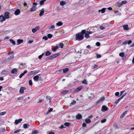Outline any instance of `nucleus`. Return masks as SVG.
I'll list each match as a JSON object with an SVG mask.
<instances>
[{
    "mask_svg": "<svg viewBox=\"0 0 134 134\" xmlns=\"http://www.w3.org/2000/svg\"><path fill=\"white\" fill-rule=\"evenodd\" d=\"M76 40H78L79 41H81L84 38L83 35H82L81 34H80L78 33L76 35Z\"/></svg>",
    "mask_w": 134,
    "mask_h": 134,
    "instance_id": "1",
    "label": "nucleus"
},
{
    "mask_svg": "<svg viewBox=\"0 0 134 134\" xmlns=\"http://www.w3.org/2000/svg\"><path fill=\"white\" fill-rule=\"evenodd\" d=\"M38 70H34L29 72L28 73V75L31 76L33 74H37L38 73Z\"/></svg>",
    "mask_w": 134,
    "mask_h": 134,
    "instance_id": "2",
    "label": "nucleus"
},
{
    "mask_svg": "<svg viewBox=\"0 0 134 134\" xmlns=\"http://www.w3.org/2000/svg\"><path fill=\"white\" fill-rule=\"evenodd\" d=\"M109 108L105 105H103L102 107L101 111H105L108 110Z\"/></svg>",
    "mask_w": 134,
    "mask_h": 134,
    "instance_id": "3",
    "label": "nucleus"
},
{
    "mask_svg": "<svg viewBox=\"0 0 134 134\" xmlns=\"http://www.w3.org/2000/svg\"><path fill=\"white\" fill-rule=\"evenodd\" d=\"M10 13L8 12H6L4 14V17L5 19H8L9 17Z\"/></svg>",
    "mask_w": 134,
    "mask_h": 134,
    "instance_id": "4",
    "label": "nucleus"
},
{
    "mask_svg": "<svg viewBox=\"0 0 134 134\" xmlns=\"http://www.w3.org/2000/svg\"><path fill=\"white\" fill-rule=\"evenodd\" d=\"M40 27L39 26H38L36 27L35 28H33L32 29V32L34 33H35L37 30H39L40 29Z\"/></svg>",
    "mask_w": 134,
    "mask_h": 134,
    "instance_id": "5",
    "label": "nucleus"
},
{
    "mask_svg": "<svg viewBox=\"0 0 134 134\" xmlns=\"http://www.w3.org/2000/svg\"><path fill=\"white\" fill-rule=\"evenodd\" d=\"M14 55H12L7 58L6 60V61L7 62H9L11 60H12L14 58Z\"/></svg>",
    "mask_w": 134,
    "mask_h": 134,
    "instance_id": "6",
    "label": "nucleus"
},
{
    "mask_svg": "<svg viewBox=\"0 0 134 134\" xmlns=\"http://www.w3.org/2000/svg\"><path fill=\"white\" fill-rule=\"evenodd\" d=\"M26 90V88L25 87H21L19 90V93L21 94H23L24 93V91Z\"/></svg>",
    "mask_w": 134,
    "mask_h": 134,
    "instance_id": "7",
    "label": "nucleus"
},
{
    "mask_svg": "<svg viewBox=\"0 0 134 134\" xmlns=\"http://www.w3.org/2000/svg\"><path fill=\"white\" fill-rule=\"evenodd\" d=\"M0 22L1 23H2L3 21H5L6 19L4 16L2 15H0Z\"/></svg>",
    "mask_w": 134,
    "mask_h": 134,
    "instance_id": "8",
    "label": "nucleus"
},
{
    "mask_svg": "<svg viewBox=\"0 0 134 134\" xmlns=\"http://www.w3.org/2000/svg\"><path fill=\"white\" fill-rule=\"evenodd\" d=\"M132 42V41L131 40H127L125 41L122 43V44L124 45L126 44H130Z\"/></svg>",
    "mask_w": 134,
    "mask_h": 134,
    "instance_id": "9",
    "label": "nucleus"
},
{
    "mask_svg": "<svg viewBox=\"0 0 134 134\" xmlns=\"http://www.w3.org/2000/svg\"><path fill=\"white\" fill-rule=\"evenodd\" d=\"M20 13V11L19 9H17L14 12V14L16 15H19Z\"/></svg>",
    "mask_w": 134,
    "mask_h": 134,
    "instance_id": "10",
    "label": "nucleus"
},
{
    "mask_svg": "<svg viewBox=\"0 0 134 134\" xmlns=\"http://www.w3.org/2000/svg\"><path fill=\"white\" fill-rule=\"evenodd\" d=\"M22 121V119H20L18 120H15V123L16 125L20 123Z\"/></svg>",
    "mask_w": 134,
    "mask_h": 134,
    "instance_id": "11",
    "label": "nucleus"
},
{
    "mask_svg": "<svg viewBox=\"0 0 134 134\" xmlns=\"http://www.w3.org/2000/svg\"><path fill=\"white\" fill-rule=\"evenodd\" d=\"M30 126V125L29 124H24L23 125V127L25 129L29 128Z\"/></svg>",
    "mask_w": 134,
    "mask_h": 134,
    "instance_id": "12",
    "label": "nucleus"
},
{
    "mask_svg": "<svg viewBox=\"0 0 134 134\" xmlns=\"http://www.w3.org/2000/svg\"><path fill=\"white\" fill-rule=\"evenodd\" d=\"M105 99V98L104 97H101L100 99L98 101H97L96 102V103L97 104H98L100 102H102Z\"/></svg>",
    "mask_w": 134,
    "mask_h": 134,
    "instance_id": "13",
    "label": "nucleus"
},
{
    "mask_svg": "<svg viewBox=\"0 0 134 134\" xmlns=\"http://www.w3.org/2000/svg\"><path fill=\"white\" fill-rule=\"evenodd\" d=\"M17 70L16 68H14L11 71V72L13 74H16L17 73Z\"/></svg>",
    "mask_w": 134,
    "mask_h": 134,
    "instance_id": "14",
    "label": "nucleus"
},
{
    "mask_svg": "<svg viewBox=\"0 0 134 134\" xmlns=\"http://www.w3.org/2000/svg\"><path fill=\"white\" fill-rule=\"evenodd\" d=\"M39 79V77L37 75L33 77V79L35 81H38Z\"/></svg>",
    "mask_w": 134,
    "mask_h": 134,
    "instance_id": "15",
    "label": "nucleus"
},
{
    "mask_svg": "<svg viewBox=\"0 0 134 134\" xmlns=\"http://www.w3.org/2000/svg\"><path fill=\"white\" fill-rule=\"evenodd\" d=\"M40 12L39 14V15L40 16H42L44 13V10L43 8H42L40 10Z\"/></svg>",
    "mask_w": 134,
    "mask_h": 134,
    "instance_id": "16",
    "label": "nucleus"
},
{
    "mask_svg": "<svg viewBox=\"0 0 134 134\" xmlns=\"http://www.w3.org/2000/svg\"><path fill=\"white\" fill-rule=\"evenodd\" d=\"M27 71L26 70L23 73L21 74L19 76V78H21L22 76H24L25 74L27 72Z\"/></svg>",
    "mask_w": 134,
    "mask_h": 134,
    "instance_id": "17",
    "label": "nucleus"
},
{
    "mask_svg": "<svg viewBox=\"0 0 134 134\" xmlns=\"http://www.w3.org/2000/svg\"><path fill=\"white\" fill-rule=\"evenodd\" d=\"M123 29L125 30H128L129 28L128 27V26L127 25H124L123 26Z\"/></svg>",
    "mask_w": 134,
    "mask_h": 134,
    "instance_id": "18",
    "label": "nucleus"
},
{
    "mask_svg": "<svg viewBox=\"0 0 134 134\" xmlns=\"http://www.w3.org/2000/svg\"><path fill=\"white\" fill-rule=\"evenodd\" d=\"M106 9V8H103L101 10H98V12H101V13H104L105 12V10Z\"/></svg>",
    "mask_w": 134,
    "mask_h": 134,
    "instance_id": "19",
    "label": "nucleus"
},
{
    "mask_svg": "<svg viewBox=\"0 0 134 134\" xmlns=\"http://www.w3.org/2000/svg\"><path fill=\"white\" fill-rule=\"evenodd\" d=\"M36 10V6H33L31 8L30 10L31 12H34Z\"/></svg>",
    "mask_w": 134,
    "mask_h": 134,
    "instance_id": "20",
    "label": "nucleus"
},
{
    "mask_svg": "<svg viewBox=\"0 0 134 134\" xmlns=\"http://www.w3.org/2000/svg\"><path fill=\"white\" fill-rule=\"evenodd\" d=\"M82 116L80 114H78L76 116V118L77 119H80L81 118Z\"/></svg>",
    "mask_w": 134,
    "mask_h": 134,
    "instance_id": "21",
    "label": "nucleus"
},
{
    "mask_svg": "<svg viewBox=\"0 0 134 134\" xmlns=\"http://www.w3.org/2000/svg\"><path fill=\"white\" fill-rule=\"evenodd\" d=\"M8 72V71L7 70H5L3 71L1 73L2 75H5L7 74Z\"/></svg>",
    "mask_w": 134,
    "mask_h": 134,
    "instance_id": "22",
    "label": "nucleus"
},
{
    "mask_svg": "<svg viewBox=\"0 0 134 134\" xmlns=\"http://www.w3.org/2000/svg\"><path fill=\"white\" fill-rule=\"evenodd\" d=\"M69 70V69L68 68H66L63 69V73H65L67 72Z\"/></svg>",
    "mask_w": 134,
    "mask_h": 134,
    "instance_id": "23",
    "label": "nucleus"
},
{
    "mask_svg": "<svg viewBox=\"0 0 134 134\" xmlns=\"http://www.w3.org/2000/svg\"><path fill=\"white\" fill-rule=\"evenodd\" d=\"M82 89V88L81 87H79L76 89L75 91L76 92H78L81 90Z\"/></svg>",
    "mask_w": 134,
    "mask_h": 134,
    "instance_id": "24",
    "label": "nucleus"
},
{
    "mask_svg": "<svg viewBox=\"0 0 134 134\" xmlns=\"http://www.w3.org/2000/svg\"><path fill=\"white\" fill-rule=\"evenodd\" d=\"M23 40L21 39H18L17 40V42L18 44H20L23 42Z\"/></svg>",
    "mask_w": 134,
    "mask_h": 134,
    "instance_id": "25",
    "label": "nucleus"
},
{
    "mask_svg": "<svg viewBox=\"0 0 134 134\" xmlns=\"http://www.w3.org/2000/svg\"><path fill=\"white\" fill-rule=\"evenodd\" d=\"M38 132V131L37 130H35L33 131L31 133V134H37Z\"/></svg>",
    "mask_w": 134,
    "mask_h": 134,
    "instance_id": "26",
    "label": "nucleus"
},
{
    "mask_svg": "<svg viewBox=\"0 0 134 134\" xmlns=\"http://www.w3.org/2000/svg\"><path fill=\"white\" fill-rule=\"evenodd\" d=\"M70 124V123L68 122H66L64 123V125L65 126H65H67L68 127L69 126Z\"/></svg>",
    "mask_w": 134,
    "mask_h": 134,
    "instance_id": "27",
    "label": "nucleus"
},
{
    "mask_svg": "<svg viewBox=\"0 0 134 134\" xmlns=\"http://www.w3.org/2000/svg\"><path fill=\"white\" fill-rule=\"evenodd\" d=\"M55 58V57L54 55V54L53 55L50 56L49 58H47L46 59L47 60L49 59H53Z\"/></svg>",
    "mask_w": 134,
    "mask_h": 134,
    "instance_id": "28",
    "label": "nucleus"
},
{
    "mask_svg": "<svg viewBox=\"0 0 134 134\" xmlns=\"http://www.w3.org/2000/svg\"><path fill=\"white\" fill-rule=\"evenodd\" d=\"M66 2L64 1H61L60 2V4L62 6H63L66 4Z\"/></svg>",
    "mask_w": 134,
    "mask_h": 134,
    "instance_id": "29",
    "label": "nucleus"
},
{
    "mask_svg": "<svg viewBox=\"0 0 134 134\" xmlns=\"http://www.w3.org/2000/svg\"><path fill=\"white\" fill-rule=\"evenodd\" d=\"M46 99L48 100H49V102L50 103L51 102V98L50 96H46Z\"/></svg>",
    "mask_w": 134,
    "mask_h": 134,
    "instance_id": "30",
    "label": "nucleus"
},
{
    "mask_svg": "<svg viewBox=\"0 0 134 134\" xmlns=\"http://www.w3.org/2000/svg\"><path fill=\"white\" fill-rule=\"evenodd\" d=\"M51 54V52L49 51H47L46 53V55L48 56L50 55Z\"/></svg>",
    "mask_w": 134,
    "mask_h": 134,
    "instance_id": "31",
    "label": "nucleus"
},
{
    "mask_svg": "<svg viewBox=\"0 0 134 134\" xmlns=\"http://www.w3.org/2000/svg\"><path fill=\"white\" fill-rule=\"evenodd\" d=\"M49 29H52L53 30H55V26L54 25H52L50 26V28H49Z\"/></svg>",
    "mask_w": 134,
    "mask_h": 134,
    "instance_id": "32",
    "label": "nucleus"
},
{
    "mask_svg": "<svg viewBox=\"0 0 134 134\" xmlns=\"http://www.w3.org/2000/svg\"><path fill=\"white\" fill-rule=\"evenodd\" d=\"M63 24L62 22H59L56 24V25L58 26H61Z\"/></svg>",
    "mask_w": 134,
    "mask_h": 134,
    "instance_id": "33",
    "label": "nucleus"
},
{
    "mask_svg": "<svg viewBox=\"0 0 134 134\" xmlns=\"http://www.w3.org/2000/svg\"><path fill=\"white\" fill-rule=\"evenodd\" d=\"M86 32V31L85 30H82L81 31V32L80 33V34H82V35H83L85 34Z\"/></svg>",
    "mask_w": 134,
    "mask_h": 134,
    "instance_id": "34",
    "label": "nucleus"
},
{
    "mask_svg": "<svg viewBox=\"0 0 134 134\" xmlns=\"http://www.w3.org/2000/svg\"><path fill=\"white\" fill-rule=\"evenodd\" d=\"M85 122L87 123H90L91 121V120L89 119H86L85 120Z\"/></svg>",
    "mask_w": 134,
    "mask_h": 134,
    "instance_id": "35",
    "label": "nucleus"
},
{
    "mask_svg": "<svg viewBox=\"0 0 134 134\" xmlns=\"http://www.w3.org/2000/svg\"><path fill=\"white\" fill-rule=\"evenodd\" d=\"M10 42L12 43L13 45H15V42L13 40L10 39Z\"/></svg>",
    "mask_w": 134,
    "mask_h": 134,
    "instance_id": "36",
    "label": "nucleus"
},
{
    "mask_svg": "<svg viewBox=\"0 0 134 134\" xmlns=\"http://www.w3.org/2000/svg\"><path fill=\"white\" fill-rule=\"evenodd\" d=\"M85 37L86 38H88L90 37V36L87 33L85 34Z\"/></svg>",
    "mask_w": 134,
    "mask_h": 134,
    "instance_id": "37",
    "label": "nucleus"
},
{
    "mask_svg": "<svg viewBox=\"0 0 134 134\" xmlns=\"http://www.w3.org/2000/svg\"><path fill=\"white\" fill-rule=\"evenodd\" d=\"M64 46V44L63 43H60L59 44V47L61 48H63Z\"/></svg>",
    "mask_w": 134,
    "mask_h": 134,
    "instance_id": "38",
    "label": "nucleus"
},
{
    "mask_svg": "<svg viewBox=\"0 0 134 134\" xmlns=\"http://www.w3.org/2000/svg\"><path fill=\"white\" fill-rule=\"evenodd\" d=\"M126 112L125 111L120 116V118H123L124 117L125 115L126 114Z\"/></svg>",
    "mask_w": 134,
    "mask_h": 134,
    "instance_id": "39",
    "label": "nucleus"
},
{
    "mask_svg": "<svg viewBox=\"0 0 134 134\" xmlns=\"http://www.w3.org/2000/svg\"><path fill=\"white\" fill-rule=\"evenodd\" d=\"M122 5L121 2H118L117 3V5L118 7H120L122 6Z\"/></svg>",
    "mask_w": 134,
    "mask_h": 134,
    "instance_id": "40",
    "label": "nucleus"
},
{
    "mask_svg": "<svg viewBox=\"0 0 134 134\" xmlns=\"http://www.w3.org/2000/svg\"><path fill=\"white\" fill-rule=\"evenodd\" d=\"M121 98H119V99H118L117 100H116L115 101V103L116 104H117V103H119V102L120 101L121 99Z\"/></svg>",
    "mask_w": 134,
    "mask_h": 134,
    "instance_id": "41",
    "label": "nucleus"
},
{
    "mask_svg": "<svg viewBox=\"0 0 134 134\" xmlns=\"http://www.w3.org/2000/svg\"><path fill=\"white\" fill-rule=\"evenodd\" d=\"M58 46H56L54 47L53 49V51L55 52L56 51V50L58 49Z\"/></svg>",
    "mask_w": 134,
    "mask_h": 134,
    "instance_id": "42",
    "label": "nucleus"
},
{
    "mask_svg": "<svg viewBox=\"0 0 134 134\" xmlns=\"http://www.w3.org/2000/svg\"><path fill=\"white\" fill-rule=\"evenodd\" d=\"M69 91L67 90H64L62 92V93L63 94H64L66 93H67L69 92Z\"/></svg>",
    "mask_w": 134,
    "mask_h": 134,
    "instance_id": "43",
    "label": "nucleus"
},
{
    "mask_svg": "<svg viewBox=\"0 0 134 134\" xmlns=\"http://www.w3.org/2000/svg\"><path fill=\"white\" fill-rule=\"evenodd\" d=\"M119 55L120 57H123L124 56V53L122 52L120 53L119 54Z\"/></svg>",
    "mask_w": 134,
    "mask_h": 134,
    "instance_id": "44",
    "label": "nucleus"
},
{
    "mask_svg": "<svg viewBox=\"0 0 134 134\" xmlns=\"http://www.w3.org/2000/svg\"><path fill=\"white\" fill-rule=\"evenodd\" d=\"M46 0H43L40 1V4L41 5H43L44 4V2Z\"/></svg>",
    "mask_w": 134,
    "mask_h": 134,
    "instance_id": "45",
    "label": "nucleus"
},
{
    "mask_svg": "<svg viewBox=\"0 0 134 134\" xmlns=\"http://www.w3.org/2000/svg\"><path fill=\"white\" fill-rule=\"evenodd\" d=\"M6 112L5 111L2 112L0 113V115H3L5 114Z\"/></svg>",
    "mask_w": 134,
    "mask_h": 134,
    "instance_id": "46",
    "label": "nucleus"
},
{
    "mask_svg": "<svg viewBox=\"0 0 134 134\" xmlns=\"http://www.w3.org/2000/svg\"><path fill=\"white\" fill-rule=\"evenodd\" d=\"M82 83L85 84H86L87 83V81L86 80L84 79L82 81Z\"/></svg>",
    "mask_w": 134,
    "mask_h": 134,
    "instance_id": "47",
    "label": "nucleus"
},
{
    "mask_svg": "<svg viewBox=\"0 0 134 134\" xmlns=\"http://www.w3.org/2000/svg\"><path fill=\"white\" fill-rule=\"evenodd\" d=\"M21 129H18V130H15L14 132V133H17L18 132H19L20 131H21Z\"/></svg>",
    "mask_w": 134,
    "mask_h": 134,
    "instance_id": "48",
    "label": "nucleus"
},
{
    "mask_svg": "<svg viewBox=\"0 0 134 134\" xmlns=\"http://www.w3.org/2000/svg\"><path fill=\"white\" fill-rule=\"evenodd\" d=\"M104 37L103 35H100V36H96L95 37L96 38H102Z\"/></svg>",
    "mask_w": 134,
    "mask_h": 134,
    "instance_id": "49",
    "label": "nucleus"
},
{
    "mask_svg": "<svg viewBox=\"0 0 134 134\" xmlns=\"http://www.w3.org/2000/svg\"><path fill=\"white\" fill-rule=\"evenodd\" d=\"M126 93H124V94H122L120 98H121V99H122L123 98V97L126 95Z\"/></svg>",
    "mask_w": 134,
    "mask_h": 134,
    "instance_id": "50",
    "label": "nucleus"
},
{
    "mask_svg": "<svg viewBox=\"0 0 134 134\" xmlns=\"http://www.w3.org/2000/svg\"><path fill=\"white\" fill-rule=\"evenodd\" d=\"M106 121V119H104L101 121V122L102 123H103L105 122Z\"/></svg>",
    "mask_w": 134,
    "mask_h": 134,
    "instance_id": "51",
    "label": "nucleus"
},
{
    "mask_svg": "<svg viewBox=\"0 0 134 134\" xmlns=\"http://www.w3.org/2000/svg\"><path fill=\"white\" fill-rule=\"evenodd\" d=\"M98 66V65L97 64H94V65L92 66V67L93 69H95Z\"/></svg>",
    "mask_w": 134,
    "mask_h": 134,
    "instance_id": "52",
    "label": "nucleus"
},
{
    "mask_svg": "<svg viewBox=\"0 0 134 134\" xmlns=\"http://www.w3.org/2000/svg\"><path fill=\"white\" fill-rule=\"evenodd\" d=\"M52 36V35L50 34H49L47 35V37L49 38H51Z\"/></svg>",
    "mask_w": 134,
    "mask_h": 134,
    "instance_id": "53",
    "label": "nucleus"
},
{
    "mask_svg": "<svg viewBox=\"0 0 134 134\" xmlns=\"http://www.w3.org/2000/svg\"><path fill=\"white\" fill-rule=\"evenodd\" d=\"M121 2L122 5L123 4H126L127 2L126 1H122Z\"/></svg>",
    "mask_w": 134,
    "mask_h": 134,
    "instance_id": "54",
    "label": "nucleus"
},
{
    "mask_svg": "<svg viewBox=\"0 0 134 134\" xmlns=\"http://www.w3.org/2000/svg\"><path fill=\"white\" fill-rule=\"evenodd\" d=\"M42 39H44L45 40H48V38L47 37L45 36L42 37Z\"/></svg>",
    "mask_w": 134,
    "mask_h": 134,
    "instance_id": "55",
    "label": "nucleus"
},
{
    "mask_svg": "<svg viewBox=\"0 0 134 134\" xmlns=\"http://www.w3.org/2000/svg\"><path fill=\"white\" fill-rule=\"evenodd\" d=\"M29 83L30 85L32 86V83L31 80H30L29 81Z\"/></svg>",
    "mask_w": 134,
    "mask_h": 134,
    "instance_id": "56",
    "label": "nucleus"
},
{
    "mask_svg": "<svg viewBox=\"0 0 134 134\" xmlns=\"http://www.w3.org/2000/svg\"><path fill=\"white\" fill-rule=\"evenodd\" d=\"M76 103V101L75 100H73L71 103V105H74Z\"/></svg>",
    "mask_w": 134,
    "mask_h": 134,
    "instance_id": "57",
    "label": "nucleus"
},
{
    "mask_svg": "<svg viewBox=\"0 0 134 134\" xmlns=\"http://www.w3.org/2000/svg\"><path fill=\"white\" fill-rule=\"evenodd\" d=\"M114 126L116 128H118V126L116 123H114Z\"/></svg>",
    "mask_w": 134,
    "mask_h": 134,
    "instance_id": "58",
    "label": "nucleus"
},
{
    "mask_svg": "<svg viewBox=\"0 0 134 134\" xmlns=\"http://www.w3.org/2000/svg\"><path fill=\"white\" fill-rule=\"evenodd\" d=\"M99 28L101 30H103L105 29V27H104L103 26H100Z\"/></svg>",
    "mask_w": 134,
    "mask_h": 134,
    "instance_id": "59",
    "label": "nucleus"
},
{
    "mask_svg": "<svg viewBox=\"0 0 134 134\" xmlns=\"http://www.w3.org/2000/svg\"><path fill=\"white\" fill-rule=\"evenodd\" d=\"M101 55L99 54H97V58H99L101 57Z\"/></svg>",
    "mask_w": 134,
    "mask_h": 134,
    "instance_id": "60",
    "label": "nucleus"
},
{
    "mask_svg": "<svg viewBox=\"0 0 134 134\" xmlns=\"http://www.w3.org/2000/svg\"><path fill=\"white\" fill-rule=\"evenodd\" d=\"M14 53V52L13 51H11L9 52L8 53V55H10L11 54H13Z\"/></svg>",
    "mask_w": 134,
    "mask_h": 134,
    "instance_id": "61",
    "label": "nucleus"
},
{
    "mask_svg": "<svg viewBox=\"0 0 134 134\" xmlns=\"http://www.w3.org/2000/svg\"><path fill=\"white\" fill-rule=\"evenodd\" d=\"M65 126L64 125H64H61L60 126V128L61 129L65 128Z\"/></svg>",
    "mask_w": 134,
    "mask_h": 134,
    "instance_id": "62",
    "label": "nucleus"
},
{
    "mask_svg": "<svg viewBox=\"0 0 134 134\" xmlns=\"http://www.w3.org/2000/svg\"><path fill=\"white\" fill-rule=\"evenodd\" d=\"M119 94V92H117L115 93V95L116 96H118Z\"/></svg>",
    "mask_w": 134,
    "mask_h": 134,
    "instance_id": "63",
    "label": "nucleus"
},
{
    "mask_svg": "<svg viewBox=\"0 0 134 134\" xmlns=\"http://www.w3.org/2000/svg\"><path fill=\"white\" fill-rule=\"evenodd\" d=\"M96 45L97 46H99L100 45V43L99 42H97L96 43Z\"/></svg>",
    "mask_w": 134,
    "mask_h": 134,
    "instance_id": "64",
    "label": "nucleus"
}]
</instances>
